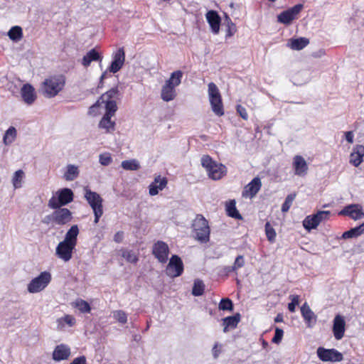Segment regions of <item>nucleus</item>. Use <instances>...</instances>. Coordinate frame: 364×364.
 Listing matches in <instances>:
<instances>
[{"mask_svg":"<svg viewBox=\"0 0 364 364\" xmlns=\"http://www.w3.org/2000/svg\"><path fill=\"white\" fill-rule=\"evenodd\" d=\"M65 84L64 75L51 76L43 81L41 87L42 94L48 98L54 97L63 89Z\"/></svg>","mask_w":364,"mask_h":364,"instance_id":"1","label":"nucleus"},{"mask_svg":"<svg viewBox=\"0 0 364 364\" xmlns=\"http://www.w3.org/2000/svg\"><path fill=\"white\" fill-rule=\"evenodd\" d=\"M192 226L194 237L198 242L207 243L210 240V229L208 220L203 215H197Z\"/></svg>","mask_w":364,"mask_h":364,"instance_id":"2","label":"nucleus"},{"mask_svg":"<svg viewBox=\"0 0 364 364\" xmlns=\"http://www.w3.org/2000/svg\"><path fill=\"white\" fill-rule=\"evenodd\" d=\"M201 165L205 168L208 176L213 180L220 179L226 173V167L217 163L210 156L204 155L201 158Z\"/></svg>","mask_w":364,"mask_h":364,"instance_id":"3","label":"nucleus"},{"mask_svg":"<svg viewBox=\"0 0 364 364\" xmlns=\"http://www.w3.org/2000/svg\"><path fill=\"white\" fill-rule=\"evenodd\" d=\"M74 194L71 189L64 188L58 190L48 200V205L51 209H57L73 200Z\"/></svg>","mask_w":364,"mask_h":364,"instance_id":"4","label":"nucleus"},{"mask_svg":"<svg viewBox=\"0 0 364 364\" xmlns=\"http://www.w3.org/2000/svg\"><path fill=\"white\" fill-rule=\"evenodd\" d=\"M85 198L93 210L95 215L94 223L97 224L103 214V200L97 193L92 191L87 188H85Z\"/></svg>","mask_w":364,"mask_h":364,"instance_id":"5","label":"nucleus"},{"mask_svg":"<svg viewBox=\"0 0 364 364\" xmlns=\"http://www.w3.org/2000/svg\"><path fill=\"white\" fill-rule=\"evenodd\" d=\"M208 97L213 112L218 116L224 114L222 98L217 85L214 82L208 84Z\"/></svg>","mask_w":364,"mask_h":364,"instance_id":"6","label":"nucleus"},{"mask_svg":"<svg viewBox=\"0 0 364 364\" xmlns=\"http://www.w3.org/2000/svg\"><path fill=\"white\" fill-rule=\"evenodd\" d=\"M50 281V273L46 271L43 272L28 283L27 290L32 294L40 292L48 285Z\"/></svg>","mask_w":364,"mask_h":364,"instance_id":"7","label":"nucleus"},{"mask_svg":"<svg viewBox=\"0 0 364 364\" xmlns=\"http://www.w3.org/2000/svg\"><path fill=\"white\" fill-rule=\"evenodd\" d=\"M330 215L329 210H319L316 214L306 216L303 221V226L309 231L316 229L322 221L327 220Z\"/></svg>","mask_w":364,"mask_h":364,"instance_id":"8","label":"nucleus"},{"mask_svg":"<svg viewBox=\"0 0 364 364\" xmlns=\"http://www.w3.org/2000/svg\"><path fill=\"white\" fill-rule=\"evenodd\" d=\"M99 123V127L106 130V132H111L115 129V122L111 120V117L117 110V105L112 103L107 105V109Z\"/></svg>","mask_w":364,"mask_h":364,"instance_id":"9","label":"nucleus"},{"mask_svg":"<svg viewBox=\"0 0 364 364\" xmlns=\"http://www.w3.org/2000/svg\"><path fill=\"white\" fill-rule=\"evenodd\" d=\"M316 354L323 362H341L343 360V354L335 348L319 347L317 348Z\"/></svg>","mask_w":364,"mask_h":364,"instance_id":"10","label":"nucleus"},{"mask_svg":"<svg viewBox=\"0 0 364 364\" xmlns=\"http://www.w3.org/2000/svg\"><path fill=\"white\" fill-rule=\"evenodd\" d=\"M183 272V264L181 257L173 255L166 268V274L172 278L179 277Z\"/></svg>","mask_w":364,"mask_h":364,"instance_id":"11","label":"nucleus"},{"mask_svg":"<svg viewBox=\"0 0 364 364\" xmlns=\"http://www.w3.org/2000/svg\"><path fill=\"white\" fill-rule=\"evenodd\" d=\"M303 8L302 4H296L277 15V21L284 25H290Z\"/></svg>","mask_w":364,"mask_h":364,"instance_id":"12","label":"nucleus"},{"mask_svg":"<svg viewBox=\"0 0 364 364\" xmlns=\"http://www.w3.org/2000/svg\"><path fill=\"white\" fill-rule=\"evenodd\" d=\"M152 254L161 263H166L168 258L169 247L163 241H157L153 245Z\"/></svg>","mask_w":364,"mask_h":364,"instance_id":"13","label":"nucleus"},{"mask_svg":"<svg viewBox=\"0 0 364 364\" xmlns=\"http://www.w3.org/2000/svg\"><path fill=\"white\" fill-rule=\"evenodd\" d=\"M124 61L125 52L124 48H119L112 54V60L107 70L110 73H116L122 69Z\"/></svg>","mask_w":364,"mask_h":364,"instance_id":"14","label":"nucleus"},{"mask_svg":"<svg viewBox=\"0 0 364 364\" xmlns=\"http://www.w3.org/2000/svg\"><path fill=\"white\" fill-rule=\"evenodd\" d=\"M75 246L64 241L60 242L55 249V255L64 262H68L73 257Z\"/></svg>","mask_w":364,"mask_h":364,"instance_id":"15","label":"nucleus"},{"mask_svg":"<svg viewBox=\"0 0 364 364\" xmlns=\"http://www.w3.org/2000/svg\"><path fill=\"white\" fill-rule=\"evenodd\" d=\"M54 210L55 225H65L72 220L73 215L69 209L60 207Z\"/></svg>","mask_w":364,"mask_h":364,"instance_id":"16","label":"nucleus"},{"mask_svg":"<svg viewBox=\"0 0 364 364\" xmlns=\"http://www.w3.org/2000/svg\"><path fill=\"white\" fill-rule=\"evenodd\" d=\"M262 183L260 178L259 177L254 178L245 186L242 193V197L252 198L259 192Z\"/></svg>","mask_w":364,"mask_h":364,"instance_id":"17","label":"nucleus"},{"mask_svg":"<svg viewBox=\"0 0 364 364\" xmlns=\"http://www.w3.org/2000/svg\"><path fill=\"white\" fill-rule=\"evenodd\" d=\"M339 214L348 215L353 220H358L364 217V211L358 204H353L345 207Z\"/></svg>","mask_w":364,"mask_h":364,"instance_id":"18","label":"nucleus"},{"mask_svg":"<svg viewBox=\"0 0 364 364\" xmlns=\"http://www.w3.org/2000/svg\"><path fill=\"white\" fill-rule=\"evenodd\" d=\"M346 321L341 315H336L333 319V333L336 340H341L345 333Z\"/></svg>","mask_w":364,"mask_h":364,"instance_id":"19","label":"nucleus"},{"mask_svg":"<svg viewBox=\"0 0 364 364\" xmlns=\"http://www.w3.org/2000/svg\"><path fill=\"white\" fill-rule=\"evenodd\" d=\"M119 91L118 86H115L102 95L99 99L103 104H105V108L107 109V105L109 103H112L117 105L116 100L119 98Z\"/></svg>","mask_w":364,"mask_h":364,"instance_id":"20","label":"nucleus"},{"mask_svg":"<svg viewBox=\"0 0 364 364\" xmlns=\"http://www.w3.org/2000/svg\"><path fill=\"white\" fill-rule=\"evenodd\" d=\"M293 166L296 176H304L308 171V165L303 156L296 155L294 157Z\"/></svg>","mask_w":364,"mask_h":364,"instance_id":"21","label":"nucleus"},{"mask_svg":"<svg viewBox=\"0 0 364 364\" xmlns=\"http://www.w3.org/2000/svg\"><path fill=\"white\" fill-rule=\"evenodd\" d=\"M206 19L209 23L211 31L214 34H217L220 30L221 18L217 11L214 10L208 11L206 14Z\"/></svg>","mask_w":364,"mask_h":364,"instance_id":"22","label":"nucleus"},{"mask_svg":"<svg viewBox=\"0 0 364 364\" xmlns=\"http://www.w3.org/2000/svg\"><path fill=\"white\" fill-rule=\"evenodd\" d=\"M70 355V348L65 344L56 346L53 352V359L58 362L67 360Z\"/></svg>","mask_w":364,"mask_h":364,"instance_id":"23","label":"nucleus"},{"mask_svg":"<svg viewBox=\"0 0 364 364\" xmlns=\"http://www.w3.org/2000/svg\"><path fill=\"white\" fill-rule=\"evenodd\" d=\"M21 95L23 100L27 105H32L36 99L35 89L30 84H25L21 90Z\"/></svg>","mask_w":364,"mask_h":364,"instance_id":"24","label":"nucleus"},{"mask_svg":"<svg viewBox=\"0 0 364 364\" xmlns=\"http://www.w3.org/2000/svg\"><path fill=\"white\" fill-rule=\"evenodd\" d=\"M301 314L308 327L311 328L316 322V316L305 302L301 307Z\"/></svg>","mask_w":364,"mask_h":364,"instance_id":"25","label":"nucleus"},{"mask_svg":"<svg viewBox=\"0 0 364 364\" xmlns=\"http://www.w3.org/2000/svg\"><path fill=\"white\" fill-rule=\"evenodd\" d=\"M364 156V146L356 145L350 154V163L354 166L358 167L363 161Z\"/></svg>","mask_w":364,"mask_h":364,"instance_id":"26","label":"nucleus"},{"mask_svg":"<svg viewBox=\"0 0 364 364\" xmlns=\"http://www.w3.org/2000/svg\"><path fill=\"white\" fill-rule=\"evenodd\" d=\"M167 184V179L166 178H161L158 176L154 179V181L149 185V193L150 196H156L159 193V191L163 190Z\"/></svg>","mask_w":364,"mask_h":364,"instance_id":"27","label":"nucleus"},{"mask_svg":"<svg viewBox=\"0 0 364 364\" xmlns=\"http://www.w3.org/2000/svg\"><path fill=\"white\" fill-rule=\"evenodd\" d=\"M102 56L95 49L92 48L85 55L82 59V65L87 68L92 61H102Z\"/></svg>","mask_w":364,"mask_h":364,"instance_id":"28","label":"nucleus"},{"mask_svg":"<svg viewBox=\"0 0 364 364\" xmlns=\"http://www.w3.org/2000/svg\"><path fill=\"white\" fill-rule=\"evenodd\" d=\"M79 234V228L77 225L70 227L65 234V238L63 241L69 243L73 246H76L77 235Z\"/></svg>","mask_w":364,"mask_h":364,"instance_id":"29","label":"nucleus"},{"mask_svg":"<svg viewBox=\"0 0 364 364\" xmlns=\"http://www.w3.org/2000/svg\"><path fill=\"white\" fill-rule=\"evenodd\" d=\"M240 321V314H235L231 316H227L223 319V325L224 326L223 331L227 332L229 328H235Z\"/></svg>","mask_w":364,"mask_h":364,"instance_id":"30","label":"nucleus"},{"mask_svg":"<svg viewBox=\"0 0 364 364\" xmlns=\"http://www.w3.org/2000/svg\"><path fill=\"white\" fill-rule=\"evenodd\" d=\"M176 96V92L175 87L164 84L162 86L161 92V97L165 102H169L173 100Z\"/></svg>","mask_w":364,"mask_h":364,"instance_id":"31","label":"nucleus"},{"mask_svg":"<svg viewBox=\"0 0 364 364\" xmlns=\"http://www.w3.org/2000/svg\"><path fill=\"white\" fill-rule=\"evenodd\" d=\"M80 171L77 166L68 164L64 173L63 178L68 181H74L78 177Z\"/></svg>","mask_w":364,"mask_h":364,"instance_id":"32","label":"nucleus"},{"mask_svg":"<svg viewBox=\"0 0 364 364\" xmlns=\"http://www.w3.org/2000/svg\"><path fill=\"white\" fill-rule=\"evenodd\" d=\"M309 43V40L304 37L292 38L290 40L289 46L294 50H300L304 48Z\"/></svg>","mask_w":364,"mask_h":364,"instance_id":"33","label":"nucleus"},{"mask_svg":"<svg viewBox=\"0 0 364 364\" xmlns=\"http://www.w3.org/2000/svg\"><path fill=\"white\" fill-rule=\"evenodd\" d=\"M364 233V222L353 228L350 229L343 233L342 237L343 239L355 238Z\"/></svg>","mask_w":364,"mask_h":364,"instance_id":"34","label":"nucleus"},{"mask_svg":"<svg viewBox=\"0 0 364 364\" xmlns=\"http://www.w3.org/2000/svg\"><path fill=\"white\" fill-rule=\"evenodd\" d=\"M226 213L227 215L232 218L241 220L242 218V215L239 213L238 210L236 208V202L235 200H230L226 204Z\"/></svg>","mask_w":364,"mask_h":364,"instance_id":"35","label":"nucleus"},{"mask_svg":"<svg viewBox=\"0 0 364 364\" xmlns=\"http://www.w3.org/2000/svg\"><path fill=\"white\" fill-rule=\"evenodd\" d=\"M57 328L58 330H63L65 324L70 327H73L76 322L75 318L71 315H65L63 317L57 319Z\"/></svg>","mask_w":364,"mask_h":364,"instance_id":"36","label":"nucleus"},{"mask_svg":"<svg viewBox=\"0 0 364 364\" xmlns=\"http://www.w3.org/2000/svg\"><path fill=\"white\" fill-rule=\"evenodd\" d=\"M183 75L181 70L174 71L171 74L170 77L166 80L165 83L176 88L181 84Z\"/></svg>","mask_w":364,"mask_h":364,"instance_id":"37","label":"nucleus"},{"mask_svg":"<svg viewBox=\"0 0 364 364\" xmlns=\"http://www.w3.org/2000/svg\"><path fill=\"white\" fill-rule=\"evenodd\" d=\"M73 307L79 310L80 313L87 314L91 311V307L89 303L82 299H77L72 303Z\"/></svg>","mask_w":364,"mask_h":364,"instance_id":"38","label":"nucleus"},{"mask_svg":"<svg viewBox=\"0 0 364 364\" xmlns=\"http://www.w3.org/2000/svg\"><path fill=\"white\" fill-rule=\"evenodd\" d=\"M17 131L14 127H10L5 132L3 137V142L5 145L11 144L16 139Z\"/></svg>","mask_w":364,"mask_h":364,"instance_id":"39","label":"nucleus"},{"mask_svg":"<svg viewBox=\"0 0 364 364\" xmlns=\"http://www.w3.org/2000/svg\"><path fill=\"white\" fill-rule=\"evenodd\" d=\"M8 36L15 42L20 41L23 37L22 28L18 26L11 27L8 32Z\"/></svg>","mask_w":364,"mask_h":364,"instance_id":"40","label":"nucleus"},{"mask_svg":"<svg viewBox=\"0 0 364 364\" xmlns=\"http://www.w3.org/2000/svg\"><path fill=\"white\" fill-rule=\"evenodd\" d=\"M123 169L127 171H136L140 168V164L136 159L123 161L121 164Z\"/></svg>","mask_w":364,"mask_h":364,"instance_id":"41","label":"nucleus"},{"mask_svg":"<svg viewBox=\"0 0 364 364\" xmlns=\"http://www.w3.org/2000/svg\"><path fill=\"white\" fill-rule=\"evenodd\" d=\"M205 285L202 280L196 279L192 289V294L195 296H200L203 294Z\"/></svg>","mask_w":364,"mask_h":364,"instance_id":"42","label":"nucleus"},{"mask_svg":"<svg viewBox=\"0 0 364 364\" xmlns=\"http://www.w3.org/2000/svg\"><path fill=\"white\" fill-rule=\"evenodd\" d=\"M24 178V172L19 169L15 171L13 178L12 183L14 188H19L22 186V181Z\"/></svg>","mask_w":364,"mask_h":364,"instance_id":"43","label":"nucleus"},{"mask_svg":"<svg viewBox=\"0 0 364 364\" xmlns=\"http://www.w3.org/2000/svg\"><path fill=\"white\" fill-rule=\"evenodd\" d=\"M295 198H296L295 193H290L286 197L284 202L282 205V209H281L282 212L287 213L289 211Z\"/></svg>","mask_w":364,"mask_h":364,"instance_id":"44","label":"nucleus"},{"mask_svg":"<svg viewBox=\"0 0 364 364\" xmlns=\"http://www.w3.org/2000/svg\"><path fill=\"white\" fill-rule=\"evenodd\" d=\"M218 308L222 311H232L233 310L234 306L231 299L228 298H224L220 300Z\"/></svg>","mask_w":364,"mask_h":364,"instance_id":"45","label":"nucleus"},{"mask_svg":"<svg viewBox=\"0 0 364 364\" xmlns=\"http://www.w3.org/2000/svg\"><path fill=\"white\" fill-rule=\"evenodd\" d=\"M113 317L120 323L124 324L127 322V315L122 310H117L113 312Z\"/></svg>","mask_w":364,"mask_h":364,"instance_id":"46","label":"nucleus"},{"mask_svg":"<svg viewBox=\"0 0 364 364\" xmlns=\"http://www.w3.org/2000/svg\"><path fill=\"white\" fill-rule=\"evenodd\" d=\"M265 232L267 240L272 242L275 240L276 238V232L274 229L270 225L269 223L267 222L265 224Z\"/></svg>","mask_w":364,"mask_h":364,"instance_id":"47","label":"nucleus"},{"mask_svg":"<svg viewBox=\"0 0 364 364\" xmlns=\"http://www.w3.org/2000/svg\"><path fill=\"white\" fill-rule=\"evenodd\" d=\"M122 257L130 263H136L139 260L137 255L130 250L123 252Z\"/></svg>","mask_w":364,"mask_h":364,"instance_id":"48","label":"nucleus"},{"mask_svg":"<svg viewBox=\"0 0 364 364\" xmlns=\"http://www.w3.org/2000/svg\"><path fill=\"white\" fill-rule=\"evenodd\" d=\"M99 162L102 166H109L112 162V158L111 156V154L108 152L100 154Z\"/></svg>","mask_w":364,"mask_h":364,"instance_id":"49","label":"nucleus"},{"mask_svg":"<svg viewBox=\"0 0 364 364\" xmlns=\"http://www.w3.org/2000/svg\"><path fill=\"white\" fill-rule=\"evenodd\" d=\"M289 298L291 299V302L288 304V309L290 312H294L296 306L299 303V296L298 295H291Z\"/></svg>","mask_w":364,"mask_h":364,"instance_id":"50","label":"nucleus"},{"mask_svg":"<svg viewBox=\"0 0 364 364\" xmlns=\"http://www.w3.org/2000/svg\"><path fill=\"white\" fill-rule=\"evenodd\" d=\"M245 264V258L242 255H238L232 265V269L237 271V269L244 267Z\"/></svg>","mask_w":364,"mask_h":364,"instance_id":"51","label":"nucleus"},{"mask_svg":"<svg viewBox=\"0 0 364 364\" xmlns=\"http://www.w3.org/2000/svg\"><path fill=\"white\" fill-rule=\"evenodd\" d=\"M284 335V331L282 328L277 327L275 328L274 336L272 339V342L276 344L281 343Z\"/></svg>","mask_w":364,"mask_h":364,"instance_id":"52","label":"nucleus"},{"mask_svg":"<svg viewBox=\"0 0 364 364\" xmlns=\"http://www.w3.org/2000/svg\"><path fill=\"white\" fill-rule=\"evenodd\" d=\"M42 223L46 225H50L51 223L55 224L54 212H53L52 213H50L48 215H46L43 218Z\"/></svg>","mask_w":364,"mask_h":364,"instance_id":"53","label":"nucleus"},{"mask_svg":"<svg viewBox=\"0 0 364 364\" xmlns=\"http://www.w3.org/2000/svg\"><path fill=\"white\" fill-rule=\"evenodd\" d=\"M237 112L243 119H247L248 114L246 109L243 106L238 105L237 106Z\"/></svg>","mask_w":364,"mask_h":364,"instance_id":"54","label":"nucleus"},{"mask_svg":"<svg viewBox=\"0 0 364 364\" xmlns=\"http://www.w3.org/2000/svg\"><path fill=\"white\" fill-rule=\"evenodd\" d=\"M102 105H103V103L102 102V101L100 99H98L95 104H93L91 107H90L89 114H95L97 112L98 107Z\"/></svg>","mask_w":364,"mask_h":364,"instance_id":"55","label":"nucleus"},{"mask_svg":"<svg viewBox=\"0 0 364 364\" xmlns=\"http://www.w3.org/2000/svg\"><path fill=\"white\" fill-rule=\"evenodd\" d=\"M227 19L229 21L228 25V28L227 36H232L235 31V24L232 22V21L230 20V18L228 16H227Z\"/></svg>","mask_w":364,"mask_h":364,"instance_id":"56","label":"nucleus"},{"mask_svg":"<svg viewBox=\"0 0 364 364\" xmlns=\"http://www.w3.org/2000/svg\"><path fill=\"white\" fill-rule=\"evenodd\" d=\"M70 364H87L86 358L84 355L75 358Z\"/></svg>","mask_w":364,"mask_h":364,"instance_id":"57","label":"nucleus"},{"mask_svg":"<svg viewBox=\"0 0 364 364\" xmlns=\"http://www.w3.org/2000/svg\"><path fill=\"white\" fill-rule=\"evenodd\" d=\"M345 137L349 143L352 144L353 142L354 134L352 131L345 132Z\"/></svg>","mask_w":364,"mask_h":364,"instance_id":"58","label":"nucleus"},{"mask_svg":"<svg viewBox=\"0 0 364 364\" xmlns=\"http://www.w3.org/2000/svg\"><path fill=\"white\" fill-rule=\"evenodd\" d=\"M124 233L123 232L119 231L114 235V240L117 242L120 243L122 241Z\"/></svg>","mask_w":364,"mask_h":364,"instance_id":"59","label":"nucleus"},{"mask_svg":"<svg viewBox=\"0 0 364 364\" xmlns=\"http://www.w3.org/2000/svg\"><path fill=\"white\" fill-rule=\"evenodd\" d=\"M106 75H107V71H105V73H103L100 78V82H99V84H98V88H101L103 86V80L106 77Z\"/></svg>","mask_w":364,"mask_h":364,"instance_id":"60","label":"nucleus"},{"mask_svg":"<svg viewBox=\"0 0 364 364\" xmlns=\"http://www.w3.org/2000/svg\"><path fill=\"white\" fill-rule=\"evenodd\" d=\"M283 321H284L283 316L281 314H277L274 318L275 323L283 322Z\"/></svg>","mask_w":364,"mask_h":364,"instance_id":"61","label":"nucleus"},{"mask_svg":"<svg viewBox=\"0 0 364 364\" xmlns=\"http://www.w3.org/2000/svg\"><path fill=\"white\" fill-rule=\"evenodd\" d=\"M218 344H215V346L213 348V354L215 358H217L218 356V352L217 350Z\"/></svg>","mask_w":364,"mask_h":364,"instance_id":"62","label":"nucleus"},{"mask_svg":"<svg viewBox=\"0 0 364 364\" xmlns=\"http://www.w3.org/2000/svg\"><path fill=\"white\" fill-rule=\"evenodd\" d=\"M225 272L226 274H230L232 272H236L235 269H232V266H227L224 268Z\"/></svg>","mask_w":364,"mask_h":364,"instance_id":"63","label":"nucleus"},{"mask_svg":"<svg viewBox=\"0 0 364 364\" xmlns=\"http://www.w3.org/2000/svg\"><path fill=\"white\" fill-rule=\"evenodd\" d=\"M263 348H267L269 346V343L263 338L260 339Z\"/></svg>","mask_w":364,"mask_h":364,"instance_id":"64","label":"nucleus"}]
</instances>
